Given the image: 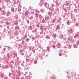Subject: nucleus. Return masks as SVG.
<instances>
[{
  "label": "nucleus",
  "mask_w": 79,
  "mask_h": 79,
  "mask_svg": "<svg viewBox=\"0 0 79 79\" xmlns=\"http://www.w3.org/2000/svg\"><path fill=\"white\" fill-rule=\"evenodd\" d=\"M37 63V61H35L34 62V63H35V64H36V63Z\"/></svg>",
  "instance_id": "7ed1b4c3"
},
{
  "label": "nucleus",
  "mask_w": 79,
  "mask_h": 79,
  "mask_svg": "<svg viewBox=\"0 0 79 79\" xmlns=\"http://www.w3.org/2000/svg\"><path fill=\"white\" fill-rule=\"evenodd\" d=\"M53 37H56V35L55 34H54Z\"/></svg>",
  "instance_id": "f257e3e1"
},
{
  "label": "nucleus",
  "mask_w": 79,
  "mask_h": 79,
  "mask_svg": "<svg viewBox=\"0 0 79 79\" xmlns=\"http://www.w3.org/2000/svg\"><path fill=\"white\" fill-rule=\"evenodd\" d=\"M13 11H14V9H13V10H12Z\"/></svg>",
  "instance_id": "423d86ee"
},
{
  "label": "nucleus",
  "mask_w": 79,
  "mask_h": 79,
  "mask_svg": "<svg viewBox=\"0 0 79 79\" xmlns=\"http://www.w3.org/2000/svg\"><path fill=\"white\" fill-rule=\"evenodd\" d=\"M48 14L49 15H52V13H50V12H48Z\"/></svg>",
  "instance_id": "f03ea898"
},
{
  "label": "nucleus",
  "mask_w": 79,
  "mask_h": 79,
  "mask_svg": "<svg viewBox=\"0 0 79 79\" xmlns=\"http://www.w3.org/2000/svg\"><path fill=\"white\" fill-rule=\"evenodd\" d=\"M26 13H25V15H27L28 14H26Z\"/></svg>",
  "instance_id": "39448f33"
},
{
  "label": "nucleus",
  "mask_w": 79,
  "mask_h": 79,
  "mask_svg": "<svg viewBox=\"0 0 79 79\" xmlns=\"http://www.w3.org/2000/svg\"><path fill=\"white\" fill-rule=\"evenodd\" d=\"M59 55L60 56H61L62 54L61 53H60V54H59Z\"/></svg>",
  "instance_id": "20e7f679"
},
{
  "label": "nucleus",
  "mask_w": 79,
  "mask_h": 79,
  "mask_svg": "<svg viewBox=\"0 0 79 79\" xmlns=\"http://www.w3.org/2000/svg\"><path fill=\"white\" fill-rule=\"evenodd\" d=\"M0 48H1V47H0Z\"/></svg>",
  "instance_id": "6e6552de"
},
{
  "label": "nucleus",
  "mask_w": 79,
  "mask_h": 79,
  "mask_svg": "<svg viewBox=\"0 0 79 79\" xmlns=\"http://www.w3.org/2000/svg\"><path fill=\"white\" fill-rule=\"evenodd\" d=\"M77 35H75V36H77Z\"/></svg>",
  "instance_id": "0eeeda50"
}]
</instances>
